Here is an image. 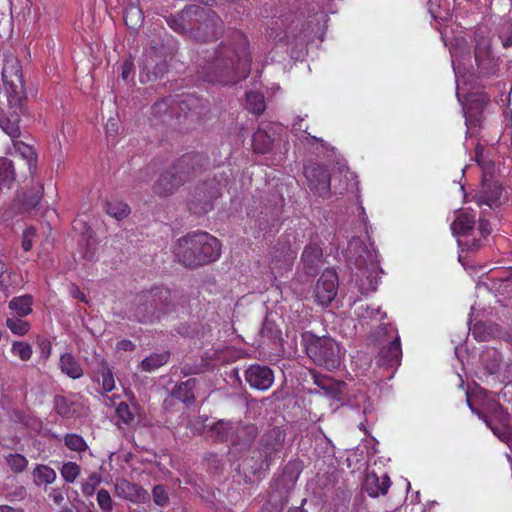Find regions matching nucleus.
I'll list each match as a JSON object with an SVG mask.
<instances>
[{
    "instance_id": "obj_1",
    "label": "nucleus",
    "mask_w": 512,
    "mask_h": 512,
    "mask_svg": "<svg viewBox=\"0 0 512 512\" xmlns=\"http://www.w3.org/2000/svg\"><path fill=\"white\" fill-rule=\"evenodd\" d=\"M236 37L234 47L222 46L216 51L215 58L206 68V81L226 85L247 77L251 61L248 41L241 33H237Z\"/></svg>"
},
{
    "instance_id": "obj_2",
    "label": "nucleus",
    "mask_w": 512,
    "mask_h": 512,
    "mask_svg": "<svg viewBox=\"0 0 512 512\" xmlns=\"http://www.w3.org/2000/svg\"><path fill=\"white\" fill-rule=\"evenodd\" d=\"M174 254L187 267L201 266L218 260L221 243L206 232H194L177 241Z\"/></svg>"
},
{
    "instance_id": "obj_3",
    "label": "nucleus",
    "mask_w": 512,
    "mask_h": 512,
    "mask_svg": "<svg viewBox=\"0 0 512 512\" xmlns=\"http://www.w3.org/2000/svg\"><path fill=\"white\" fill-rule=\"evenodd\" d=\"M306 349L314 363L328 370L338 368L344 355L339 344L331 337L313 338Z\"/></svg>"
},
{
    "instance_id": "obj_4",
    "label": "nucleus",
    "mask_w": 512,
    "mask_h": 512,
    "mask_svg": "<svg viewBox=\"0 0 512 512\" xmlns=\"http://www.w3.org/2000/svg\"><path fill=\"white\" fill-rule=\"evenodd\" d=\"M356 263L360 274L357 275L355 284L360 293L368 294L375 291L381 269L379 267L378 255L374 247H365Z\"/></svg>"
},
{
    "instance_id": "obj_5",
    "label": "nucleus",
    "mask_w": 512,
    "mask_h": 512,
    "mask_svg": "<svg viewBox=\"0 0 512 512\" xmlns=\"http://www.w3.org/2000/svg\"><path fill=\"white\" fill-rule=\"evenodd\" d=\"M452 65L456 77L457 83V97L458 101L462 104L464 116L466 119V125L469 127L470 125H477L480 122L481 114L485 105L487 104V97L483 93H471L462 99V88L460 86V70L459 67L455 65V61L457 58V49L450 48Z\"/></svg>"
},
{
    "instance_id": "obj_6",
    "label": "nucleus",
    "mask_w": 512,
    "mask_h": 512,
    "mask_svg": "<svg viewBox=\"0 0 512 512\" xmlns=\"http://www.w3.org/2000/svg\"><path fill=\"white\" fill-rule=\"evenodd\" d=\"M475 218L476 213L459 210L451 224L452 233L463 250L474 251L480 247V239L476 237Z\"/></svg>"
},
{
    "instance_id": "obj_7",
    "label": "nucleus",
    "mask_w": 512,
    "mask_h": 512,
    "mask_svg": "<svg viewBox=\"0 0 512 512\" xmlns=\"http://www.w3.org/2000/svg\"><path fill=\"white\" fill-rule=\"evenodd\" d=\"M2 78L8 94L9 103L21 102L24 94V81L20 61L13 55L4 59Z\"/></svg>"
},
{
    "instance_id": "obj_8",
    "label": "nucleus",
    "mask_w": 512,
    "mask_h": 512,
    "mask_svg": "<svg viewBox=\"0 0 512 512\" xmlns=\"http://www.w3.org/2000/svg\"><path fill=\"white\" fill-rule=\"evenodd\" d=\"M338 289V277L332 270L324 271L317 280L314 296L318 304L322 306L329 305L335 296Z\"/></svg>"
},
{
    "instance_id": "obj_9",
    "label": "nucleus",
    "mask_w": 512,
    "mask_h": 512,
    "mask_svg": "<svg viewBox=\"0 0 512 512\" xmlns=\"http://www.w3.org/2000/svg\"><path fill=\"white\" fill-rule=\"evenodd\" d=\"M245 379L251 388L266 391L274 382V373L268 366L250 365L245 371Z\"/></svg>"
},
{
    "instance_id": "obj_10",
    "label": "nucleus",
    "mask_w": 512,
    "mask_h": 512,
    "mask_svg": "<svg viewBox=\"0 0 512 512\" xmlns=\"http://www.w3.org/2000/svg\"><path fill=\"white\" fill-rule=\"evenodd\" d=\"M305 176L309 187L319 196L325 197L330 191V176L328 172L320 165H310L305 167Z\"/></svg>"
},
{
    "instance_id": "obj_11",
    "label": "nucleus",
    "mask_w": 512,
    "mask_h": 512,
    "mask_svg": "<svg viewBox=\"0 0 512 512\" xmlns=\"http://www.w3.org/2000/svg\"><path fill=\"white\" fill-rule=\"evenodd\" d=\"M481 363L488 375L500 374L503 378L512 379L510 365L502 366L501 354L495 348H486L480 356Z\"/></svg>"
},
{
    "instance_id": "obj_12",
    "label": "nucleus",
    "mask_w": 512,
    "mask_h": 512,
    "mask_svg": "<svg viewBox=\"0 0 512 512\" xmlns=\"http://www.w3.org/2000/svg\"><path fill=\"white\" fill-rule=\"evenodd\" d=\"M115 493L118 497L135 504H144L150 499V495L145 489L124 479L115 483Z\"/></svg>"
},
{
    "instance_id": "obj_13",
    "label": "nucleus",
    "mask_w": 512,
    "mask_h": 512,
    "mask_svg": "<svg viewBox=\"0 0 512 512\" xmlns=\"http://www.w3.org/2000/svg\"><path fill=\"white\" fill-rule=\"evenodd\" d=\"M466 394H467V404H468L469 408L472 410V412L476 413L480 418H482L486 422L487 426H489L491 428L494 435H496L502 441L510 444V442L512 441V429L504 424L501 425L500 427H491L488 420L485 417H483L481 415V413L478 412L473 406L474 397L486 399V397H487L486 390L477 387L474 392L467 391Z\"/></svg>"
},
{
    "instance_id": "obj_14",
    "label": "nucleus",
    "mask_w": 512,
    "mask_h": 512,
    "mask_svg": "<svg viewBox=\"0 0 512 512\" xmlns=\"http://www.w3.org/2000/svg\"><path fill=\"white\" fill-rule=\"evenodd\" d=\"M161 312L156 311L155 304L150 302L143 297L137 299L133 312L129 317H133L139 322L150 323L163 318Z\"/></svg>"
},
{
    "instance_id": "obj_15",
    "label": "nucleus",
    "mask_w": 512,
    "mask_h": 512,
    "mask_svg": "<svg viewBox=\"0 0 512 512\" xmlns=\"http://www.w3.org/2000/svg\"><path fill=\"white\" fill-rule=\"evenodd\" d=\"M401 357L400 337L397 332H395V336L389 341L388 345L381 348L379 362L381 365L396 367L400 364Z\"/></svg>"
},
{
    "instance_id": "obj_16",
    "label": "nucleus",
    "mask_w": 512,
    "mask_h": 512,
    "mask_svg": "<svg viewBox=\"0 0 512 512\" xmlns=\"http://www.w3.org/2000/svg\"><path fill=\"white\" fill-rule=\"evenodd\" d=\"M391 486L390 478L384 474L379 477L376 473H368L364 480V490L371 497L385 495Z\"/></svg>"
},
{
    "instance_id": "obj_17",
    "label": "nucleus",
    "mask_w": 512,
    "mask_h": 512,
    "mask_svg": "<svg viewBox=\"0 0 512 512\" xmlns=\"http://www.w3.org/2000/svg\"><path fill=\"white\" fill-rule=\"evenodd\" d=\"M295 258L294 252L289 248L282 251H276L270 260V269L275 277L282 276L284 272L291 269L293 260Z\"/></svg>"
},
{
    "instance_id": "obj_18",
    "label": "nucleus",
    "mask_w": 512,
    "mask_h": 512,
    "mask_svg": "<svg viewBox=\"0 0 512 512\" xmlns=\"http://www.w3.org/2000/svg\"><path fill=\"white\" fill-rule=\"evenodd\" d=\"M21 102L19 103H9L11 108L13 109V113L10 116H2L0 117V128L9 136L11 139H17L21 132L18 125L19 122V114L18 111H21Z\"/></svg>"
},
{
    "instance_id": "obj_19",
    "label": "nucleus",
    "mask_w": 512,
    "mask_h": 512,
    "mask_svg": "<svg viewBox=\"0 0 512 512\" xmlns=\"http://www.w3.org/2000/svg\"><path fill=\"white\" fill-rule=\"evenodd\" d=\"M322 261V249L318 244H310L305 247L302 254V262L307 274L314 273Z\"/></svg>"
},
{
    "instance_id": "obj_20",
    "label": "nucleus",
    "mask_w": 512,
    "mask_h": 512,
    "mask_svg": "<svg viewBox=\"0 0 512 512\" xmlns=\"http://www.w3.org/2000/svg\"><path fill=\"white\" fill-rule=\"evenodd\" d=\"M33 297L25 294L13 297L9 301V309L14 312L17 317L24 318L32 313Z\"/></svg>"
},
{
    "instance_id": "obj_21",
    "label": "nucleus",
    "mask_w": 512,
    "mask_h": 512,
    "mask_svg": "<svg viewBox=\"0 0 512 512\" xmlns=\"http://www.w3.org/2000/svg\"><path fill=\"white\" fill-rule=\"evenodd\" d=\"M56 478V471L48 465L37 464L32 470L33 483L38 487L53 484Z\"/></svg>"
},
{
    "instance_id": "obj_22",
    "label": "nucleus",
    "mask_w": 512,
    "mask_h": 512,
    "mask_svg": "<svg viewBox=\"0 0 512 512\" xmlns=\"http://www.w3.org/2000/svg\"><path fill=\"white\" fill-rule=\"evenodd\" d=\"M185 180L184 177H176L174 173H166L161 175L155 184L154 190L160 195H168Z\"/></svg>"
},
{
    "instance_id": "obj_23",
    "label": "nucleus",
    "mask_w": 512,
    "mask_h": 512,
    "mask_svg": "<svg viewBox=\"0 0 512 512\" xmlns=\"http://www.w3.org/2000/svg\"><path fill=\"white\" fill-rule=\"evenodd\" d=\"M314 383L326 394L336 397L342 392L343 383L326 375L313 374Z\"/></svg>"
},
{
    "instance_id": "obj_24",
    "label": "nucleus",
    "mask_w": 512,
    "mask_h": 512,
    "mask_svg": "<svg viewBox=\"0 0 512 512\" xmlns=\"http://www.w3.org/2000/svg\"><path fill=\"white\" fill-rule=\"evenodd\" d=\"M59 365L61 371L70 378L78 379L83 376V369L70 353H66L61 356Z\"/></svg>"
},
{
    "instance_id": "obj_25",
    "label": "nucleus",
    "mask_w": 512,
    "mask_h": 512,
    "mask_svg": "<svg viewBox=\"0 0 512 512\" xmlns=\"http://www.w3.org/2000/svg\"><path fill=\"white\" fill-rule=\"evenodd\" d=\"M11 154L24 159L30 169L36 162V154L33 147L17 139H13Z\"/></svg>"
},
{
    "instance_id": "obj_26",
    "label": "nucleus",
    "mask_w": 512,
    "mask_h": 512,
    "mask_svg": "<svg viewBox=\"0 0 512 512\" xmlns=\"http://www.w3.org/2000/svg\"><path fill=\"white\" fill-rule=\"evenodd\" d=\"M101 378L102 391L105 393L103 402L106 406H115L116 402L114 396L107 395L115 388V380L112 371L109 368L104 367L101 371Z\"/></svg>"
},
{
    "instance_id": "obj_27",
    "label": "nucleus",
    "mask_w": 512,
    "mask_h": 512,
    "mask_svg": "<svg viewBox=\"0 0 512 512\" xmlns=\"http://www.w3.org/2000/svg\"><path fill=\"white\" fill-rule=\"evenodd\" d=\"M429 13L436 20L448 21L451 18L448 0H428Z\"/></svg>"
},
{
    "instance_id": "obj_28",
    "label": "nucleus",
    "mask_w": 512,
    "mask_h": 512,
    "mask_svg": "<svg viewBox=\"0 0 512 512\" xmlns=\"http://www.w3.org/2000/svg\"><path fill=\"white\" fill-rule=\"evenodd\" d=\"M273 140L263 129H258L252 139V146L256 153H267L272 147Z\"/></svg>"
},
{
    "instance_id": "obj_29",
    "label": "nucleus",
    "mask_w": 512,
    "mask_h": 512,
    "mask_svg": "<svg viewBox=\"0 0 512 512\" xmlns=\"http://www.w3.org/2000/svg\"><path fill=\"white\" fill-rule=\"evenodd\" d=\"M195 387V380L189 379L185 382H181L178 384L174 391L173 395L184 403L191 402L194 399V394L192 392Z\"/></svg>"
},
{
    "instance_id": "obj_30",
    "label": "nucleus",
    "mask_w": 512,
    "mask_h": 512,
    "mask_svg": "<svg viewBox=\"0 0 512 512\" xmlns=\"http://www.w3.org/2000/svg\"><path fill=\"white\" fill-rule=\"evenodd\" d=\"M168 359V352L153 354L141 362V368L146 372H152L167 363Z\"/></svg>"
},
{
    "instance_id": "obj_31",
    "label": "nucleus",
    "mask_w": 512,
    "mask_h": 512,
    "mask_svg": "<svg viewBox=\"0 0 512 512\" xmlns=\"http://www.w3.org/2000/svg\"><path fill=\"white\" fill-rule=\"evenodd\" d=\"M499 331L493 324L477 323L471 328L472 335L481 341H487Z\"/></svg>"
},
{
    "instance_id": "obj_32",
    "label": "nucleus",
    "mask_w": 512,
    "mask_h": 512,
    "mask_svg": "<svg viewBox=\"0 0 512 512\" xmlns=\"http://www.w3.org/2000/svg\"><path fill=\"white\" fill-rule=\"evenodd\" d=\"M246 108L254 114H261L265 110L264 96L257 92H249L246 96Z\"/></svg>"
},
{
    "instance_id": "obj_33",
    "label": "nucleus",
    "mask_w": 512,
    "mask_h": 512,
    "mask_svg": "<svg viewBox=\"0 0 512 512\" xmlns=\"http://www.w3.org/2000/svg\"><path fill=\"white\" fill-rule=\"evenodd\" d=\"M15 179L12 161L6 158L0 159V184L9 187Z\"/></svg>"
},
{
    "instance_id": "obj_34",
    "label": "nucleus",
    "mask_w": 512,
    "mask_h": 512,
    "mask_svg": "<svg viewBox=\"0 0 512 512\" xmlns=\"http://www.w3.org/2000/svg\"><path fill=\"white\" fill-rule=\"evenodd\" d=\"M102 477L99 473H91L86 480L81 482V491L85 497H92L97 487L101 484Z\"/></svg>"
},
{
    "instance_id": "obj_35",
    "label": "nucleus",
    "mask_w": 512,
    "mask_h": 512,
    "mask_svg": "<svg viewBox=\"0 0 512 512\" xmlns=\"http://www.w3.org/2000/svg\"><path fill=\"white\" fill-rule=\"evenodd\" d=\"M81 474L80 466L72 461L63 463L60 468V475L66 483H73Z\"/></svg>"
},
{
    "instance_id": "obj_36",
    "label": "nucleus",
    "mask_w": 512,
    "mask_h": 512,
    "mask_svg": "<svg viewBox=\"0 0 512 512\" xmlns=\"http://www.w3.org/2000/svg\"><path fill=\"white\" fill-rule=\"evenodd\" d=\"M6 326L17 336H24L30 330L28 321L22 320L20 317H10L6 319Z\"/></svg>"
},
{
    "instance_id": "obj_37",
    "label": "nucleus",
    "mask_w": 512,
    "mask_h": 512,
    "mask_svg": "<svg viewBox=\"0 0 512 512\" xmlns=\"http://www.w3.org/2000/svg\"><path fill=\"white\" fill-rule=\"evenodd\" d=\"M129 211L128 205L122 201H109L106 204L107 214L118 220L125 218L129 214Z\"/></svg>"
},
{
    "instance_id": "obj_38",
    "label": "nucleus",
    "mask_w": 512,
    "mask_h": 512,
    "mask_svg": "<svg viewBox=\"0 0 512 512\" xmlns=\"http://www.w3.org/2000/svg\"><path fill=\"white\" fill-rule=\"evenodd\" d=\"M6 462L14 473H22L28 466V460L25 456L15 453L6 456Z\"/></svg>"
},
{
    "instance_id": "obj_39",
    "label": "nucleus",
    "mask_w": 512,
    "mask_h": 512,
    "mask_svg": "<svg viewBox=\"0 0 512 512\" xmlns=\"http://www.w3.org/2000/svg\"><path fill=\"white\" fill-rule=\"evenodd\" d=\"M282 439V434L278 430H274L271 434L266 435L263 438V443L266 446L265 453L270 454L273 451H277L281 447Z\"/></svg>"
},
{
    "instance_id": "obj_40",
    "label": "nucleus",
    "mask_w": 512,
    "mask_h": 512,
    "mask_svg": "<svg viewBox=\"0 0 512 512\" xmlns=\"http://www.w3.org/2000/svg\"><path fill=\"white\" fill-rule=\"evenodd\" d=\"M500 195H501L500 188L495 187L490 192H484V193L477 195V197H476L477 204L479 206L487 205L489 207H494L495 205H497Z\"/></svg>"
},
{
    "instance_id": "obj_41",
    "label": "nucleus",
    "mask_w": 512,
    "mask_h": 512,
    "mask_svg": "<svg viewBox=\"0 0 512 512\" xmlns=\"http://www.w3.org/2000/svg\"><path fill=\"white\" fill-rule=\"evenodd\" d=\"M11 352L13 355L19 357L22 361H28L33 354L31 345L22 341L13 342Z\"/></svg>"
},
{
    "instance_id": "obj_42",
    "label": "nucleus",
    "mask_w": 512,
    "mask_h": 512,
    "mask_svg": "<svg viewBox=\"0 0 512 512\" xmlns=\"http://www.w3.org/2000/svg\"><path fill=\"white\" fill-rule=\"evenodd\" d=\"M96 501L102 512H111L114 502L106 489H100L96 493Z\"/></svg>"
},
{
    "instance_id": "obj_43",
    "label": "nucleus",
    "mask_w": 512,
    "mask_h": 512,
    "mask_svg": "<svg viewBox=\"0 0 512 512\" xmlns=\"http://www.w3.org/2000/svg\"><path fill=\"white\" fill-rule=\"evenodd\" d=\"M124 21L130 28H136L142 22L141 10L134 6L127 8L124 14Z\"/></svg>"
},
{
    "instance_id": "obj_44",
    "label": "nucleus",
    "mask_w": 512,
    "mask_h": 512,
    "mask_svg": "<svg viewBox=\"0 0 512 512\" xmlns=\"http://www.w3.org/2000/svg\"><path fill=\"white\" fill-rule=\"evenodd\" d=\"M65 445L73 451L82 452L87 449L85 440L77 434H67L65 436Z\"/></svg>"
},
{
    "instance_id": "obj_45",
    "label": "nucleus",
    "mask_w": 512,
    "mask_h": 512,
    "mask_svg": "<svg viewBox=\"0 0 512 512\" xmlns=\"http://www.w3.org/2000/svg\"><path fill=\"white\" fill-rule=\"evenodd\" d=\"M490 51L487 42L477 43L475 48V60L479 67H485L486 61L489 59Z\"/></svg>"
},
{
    "instance_id": "obj_46",
    "label": "nucleus",
    "mask_w": 512,
    "mask_h": 512,
    "mask_svg": "<svg viewBox=\"0 0 512 512\" xmlns=\"http://www.w3.org/2000/svg\"><path fill=\"white\" fill-rule=\"evenodd\" d=\"M219 440L228 439L229 435L234 431V427L230 422L219 421L212 428Z\"/></svg>"
},
{
    "instance_id": "obj_47",
    "label": "nucleus",
    "mask_w": 512,
    "mask_h": 512,
    "mask_svg": "<svg viewBox=\"0 0 512 512\" xmlns=\"http://www.w3.org/2000/svg\"><path fill=\"white\" fill-rule=\"evenodd\" d=\"M153 501L158 506H165L168 503L169 497L166 489L162 485H157L152 490Z\"/></svg>"
},
{
    "instance_id": "obj_48",
    "label": "nucleus",
    "mask_w": 512,
    "mask_h": 512,
    "mask_svg": "<svg viewBox=\"0 0 512 512\" xmlns=\"http://www.w3.org/2000/svg\"><path fill=\"white\" fill-rule=\"evenodd\" d=\"M116 415L124 423L128 424L133 420V414L130 411L128 404L120 402L116 406Z\"/></svg>"
},
{
    "instance_id": "obj_49",
    "label": "nucleus",
    "mask_w": 512,
    "mask_h": 512,
    "mask_svg": "<svg viewBox=\"0 0 512 512\" xmlns=\"http://www.w3.org/2000/svg\"><path fill=\"white\" fill-rule=\"evenodd\" d=\"M54 406L57 413L61 416H68L71 413V407L68 401L62 396L54 398Z\"/></svg>"
},
{
    "instance_id": "obj_50",
    "label": "nucleus",
    "mask_w": 512,
    "mask_h": 512,
    "mask_svg": "<svg viewBox=\"0 0 512 512\" xmlns=\"http://www.w3.org/2000/svg\"><path fill=\"white\" fill-rule=\"evenodd\" d=\"M118 131H119L118 120H116L114 118H110L105 125V132H106L108 141L115 142Z\"/></svg>"
},
{
    "instance_id": "obj_51",
    "label": "nucleus",
    "mask_w": 512,
    "mask_h": 512,
    "mask_svg": "<svg viewBox=\"0 0 512 512\" xmlns=\"http://www.w3.org/2000/svg\"><path fill=\"white\" fill-rule=\"evenodd\" d=\"M65 495V490L59 487L51 488L48 493V497L58 506L64 503Z\"/></svg>"
},
{
    "instance_id": "obj_52",
    "label": "nucleus",
    "mask_w": 512,
    "mask_h": 512,
    "mask_svg": "<svg viewBox=\"0 0 512 512\" xmlns=\"http://www.w3.org/2000/svg\"><path fill=\"white\" fill-rule=\"evenodd\" d=\"M35 235L36 231L33 227H29L23 232L22 247L25 251H29L32 248Z\"/></svg>"
},
{
    "instance_id": "obj_53",
    "label": "nucleus",
    "mask_w": 512,
    "mask_h": 512,
    "mask_svg": "<svg viewBox=\"0 0 512 512\" xmlns=\"http://www.w3.org/2000/svg\"><path fill=\"white\" fill-rule=\"evenodd\" d=\"M491 232V227L489 222L486 220H480L479 226L476 229V237L477 239H480V244L482 243V240L485 239Z\"/></svg>"
},
{
    "instance_id": "obj_54",
    "label": "nucleus",
    "mask_w": 512,
    "mask_h": 512,
    "mask_svg": "<svg viewBox=\"0 0 512 512\" xmlns=\"http://www.w3.org/2000/svg\"><path fill=\"white\" fill-rule=\"evenodd\" d=\"M482 405L485 406L488 411L496 414L501 421L504 419L501 407L496 401L487 400V402H483Z\"/></svg>"
},
{
    "instance_id": "obj_55",
    "label": "nucleus",
    "mask_w": 512,
    "mask_h": 512,
    "mask_svg": "<svg viewBox=\"0 0 512 512\" xmlns=\"http://www.w3.org/2000/svg\"><path fill=\"white\" fill-rule=\"evenodd\" d=\"M356 314L362 318H367V317L377 318L376 315L380 314V310L374 309V308L371 309L369 307L364 308L363 306H361V307L357 308Z\"/></svg>"
},
{
    "instance_id": "obj_56",
    "label": "nucleus",
    "mask_w": 512,
    "mask_h": 512,
    "mask_svg": "<svg viewBox=\"0 0 512 512\" xmlns=\"http://www.w3.org/2000/svg\"><path fill=\"white\" fill-rule=\"evenodd\" d=\"M505 32L501 34L504 47L512 45V23H506L504 26Z\"/></svg>"
},
{
    "instance_id": "obj_57",
    "label": "nucleus",
    "mask_w": 512,
    "mask_h": 512,
    "mask_svg": "<svg viewBox=\"0 0 512 512\" xmlns=\"http://www.w3.org/2000/svg\"><path fill=\"white\" fill-rule=\"evenodd\" d=\"M8 268H7V265L6 263H4L3 261H0V287L5 289L7 288L8 286Z\"/></svg>"
},
{
    "instance_id": "obj_58",
    "label": "nucleus",
    "mask_w": 512,
    "mask_h": 512,
    "mask_svg": "<svg viewBox=\"0 0 512 512\" xmlns=\"http://www.w3.org/2000/svg\"><path fill=\"white\" fill-rule=\"evenodd\" d=\"M117 350L132 351L135 345L130 340H121L117 343Z\"/></svg>"
},
{
    "instance_id": "obj_59",
    "label": "nucleus",
    "mask_w": 512,
    "mask_h": 512,
    "mask_svg": "<svg viewBox=\"0 0 512 512\" xmlns=\"http://www.w3.org/2000/svg\"><path fill=\"white\" fill-rule=\"evenodd\" d=\"M70 294L72 297L80 299L83 302H87L86 297L83 292L77 286H72L70 288Z\"/></svg>"
},
{
    "instance_id": "obj_60",
    "label": "nucleus",
    "mask_w": 512,
    "mask_h": 512,
    "mask_svg": "<svg viewBox=\"0 0 512 512\" xmlns=\"http://www.w3.org/2000/svg\"><path fill=\"white\" fill-rule=\"evenodd\" d=\"M131 66H132V64L130 62L124 63L123 70H122L123 79H127L129 77V74L131 72Z\"/></svg>"
},
{
    "instance_id": "obj_61",
    "label": "nucleus",
    "mask_w": 512,
    "mask_h": 512,
    "mask_svg": "<svg viewBox=\"0 0 512 512\" xmlns=\"http://www.w3.org/2000/svg\"><path fill=\"white\" fill-rule=\"evenodd\" d=\"M0 512H24L22 509L14 508L9 505H0Z\"/></svg>"
},
{
    "instance_id": "obj_62",
    "label": "nucleus",
    "mask_w": 512,
    "mask_h": 512,
    "mask_svg": "<svg viewBox=\"0 0 512 512\" xmlns=\"http://www.w3.org/2000/svg\"><path fill=\"white\" fill-rule=\"evenodd\" d=\"M45 348H46V345L43 343L42 344V353H43L44 357L47 358L50 354V345L47 344V349H45Z\"/></svg>"
},
{
    "instance_id": "obj_63",
    "label": "nucleus",
    "mask_w": 512,
    "mask_h": 512,
    "mask_svg": "<svg viewBox=\"0 0 512 512\" xmlns=\"http://www.w3.org/2000/svg\"><path fill=\"white\" fill-rule=\"evenodd\" d=\"M45 348H46V345L43 343L42 344V353H43L44 357L47 358L50 354V345L47 344V349H45Z\"/></svg>"
},
{
    "instance_id": "obj_64",
    "label": "nucleus",
    "mask_w": 512,
    "mask_h": 512,
    "mask_svg": "<svg viewBox=\"0 0 512 512\" xmlns=\"http://www.w3.org/2000/svg\"><path fill=\"white\" fill-rule=\"evenodd\" d=\"M288 512H307L305 509L302 508V505L299 507H292L288 510Z\"/></svg>"
}]
</instances>
